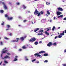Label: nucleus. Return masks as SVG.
I'll return each mask as SVG.
<instances>
[{
	"instance_id": "obj_59",
	"label": "nucleus",
	"mask_w": 66,
	"mask_h": 66,
	"mask_svg": "<svg viewBox=\"0 0 66 66\" xmlns=\"http://www.w3.org/2000/svg\"><path fill=\"white\" fill-rule=\"evenodd\" d=\"M56 18L55 17H54V20H55V19Z\"/></svg>"
},
{
	"instance_id": "obj_11",
	"label": "nucleus",
	"mask_w": 66,
	"mask_h": 66,
	"mask_svg": "<svg viewBox=\"0 0 66 66\" xmlns=\"http://www.w3.org/2000/svg\"><path fill=\"white\" fill-rule=\"evenodd\" d=\"M7 20H12L13 19V17H11L10 18L8 17L7 19Z\"/></svg>"
},
{
	"instance_id": "obj_43",
	"label": "nucleus",
	"mask_w": 66,
	"mask_h": 66,
	"mask_svg": "<svg viewBox=\"0 0 66 66\" xmlns=\"http://www.w3.org/2000/svg\"><path fill=\"white\" fill-rule=\"evenodd\" d=\"M19 51H22V49H19Z\"/></svg>"
},
{
	"instance_id": "obj_1",
	"label": "nucleus",
	"mask_w": 66,
	"mask_h": 66,
	"mask_svg": "<svg viewBox=\"0 0 66 66\" xmlns=\"http://www.w3.org/2000/svg\"><path fill=\"white\" fill-rule=\"evenodd\" d=\"M34 14L35 15H38L37 16L38 17H39V16L40 15V12H38V11H37V10L36 9L35 10Z\"/></svg>"
},
{
	"instance_id": "obj_32",
	"label": "nucleus",
	"mask_w": 66,
	"mask_h": 66,
	"mask_svg": "<svg viewBox=\"0 0 66 66\" xmlns=\"http://www.w3.org/2000/svg\"><path fill=\"white\" fill-rule=\"evenodd\" d=\"M3 23H2L1 24L2 26H3V25H4V22L3 21L2 22Z\"/></svg>"
},
{
	"instance_id": "obj_21",
	"label": "nucleus",
	"mask_w": 66,
	"mask_h": 66,
	"mask_svg": "<svg viewBox=\"0 0 66 66\" xmlns=\"http://www.w3.org/2000/svg\"><path fill=\"white\" fill-rule=\"evenodd\" d=\"M0 12L1 13H3L4 12V11L3 10H0Z\"/></svg>"
},
{
	"instance_id": "obj_7",
	"label": "nucleus",
	"mask_w": 66,
	"mask_h": 66,
	"mask_svg": "<svg viewBox=\"0 0 66 66\" xmlns=\"http://www.w3.org/2000/svg\"><path fill=\"white\" fill-rule=\"evenodd\" d=\"M6 49V48L5 47L2 50V51L1 52L2 53H5L6 52H7V50H5V49Z\"/></svg>"
},
{
	"instance_id": "obj_56",
	"label": "nucleus",
	"mask_w": 66,
	"mask_h": 66,
	"mask_svg": "<svg viewBox=\"0 0 66 66\" xmlns=\"http://www.w3.org/2000/svg\"><path fill=\"white\" fill-rule=\"evenodd\" d=\"M26 61H28V60H29V59H28L26 58Z\"/></svg>"
},
{
	"instance_id": "obj_2",
	"label": "nucleus",
	"mask_w": 66,
	"mask_h": 66,
	"mask_svg": "<svg viewBox=\"0 0 66 66\" xmlns=\"http://www.w3.org/2000/svg\"><path fill=\"white\" fill-rule=\"evenodd\" d=\"M1 3H2L3 5H4L3 7L5 9V10H6L7 9V6H6V5L5 4V3L3 2H2L1 1L0 2V4H1Z\"/></svg>"
},
{
	"instance_id": "obj_20",
	"label": "nucleus",
	"mask_w": 66,
	"mask_h": 66,
	"mask_svg": "<svg viewBox=\"0 0 66 66\" xmlns=\"http://www.w3.org/2000/svg\"><path fill=\"white\" fill-rule=\"evenodd\" d=\"M40 15H43L44 14V12L42 11H40Z\"/></svg>"
},
{
	"instance_id": "obj_39",
	"label": "nucleus",
	"mask_w": 66,
	"mask_h": 66,
	"mask_svg": "<svg viewBox=\"0 0 66 66\" xmlns=\"http://www.w3.org/2000/svg\"><path fill=\"white\" fill-rule=\"evenodd\" d=\"M36 61V59H34V60H32V62H34V61Z\"/></svg>"
},
{
	"instance_id": "obj_51",
	"label": "nucleus",
	"mask_w": 66,
	"mask_h": 66,
	"mask_svg": "<svg viewBox=\"0 0 66 66\" xmlns=\"http://www.w3.org/2000/svg\"><path fill=\"white\" fill-rule=\"evenodd\" d=\"M10 30V29L9 28V29H6V31H7V30Z\"/></svg>"
},
{
	"instance_id": "obj_45",
	"label": "nucleus",
	"mask_w": 66,
	"mask_h": 66,
	"mask_svg": "<svg viewBox=\"0 0 66 66\" xmlns=\"http://www.w3.org/2000/svg\"><path fill=\"white\" fill-rule=\"evenodd\" d=\"M1 45H3V43H2V42H1Z\"/></svg>"
},
{
	"instance_id": "obj_25",
	"label": "nucleus",
	"mask_w": 66,
	"mask_h": 66,
	"mask_svg": "<svg viewBox=\"0 0 66 66\" xmlns=\"http://www.w3.org/2000/svg\"><path fill=\"white\" fill-rule=\"evenodd\" d=\"M55 29V26H53L52 29V31H54V30Z\"/></svg>"
},
{
	"instance_id": "obj_31",
	"label": "nucleus",
	"mask_w": 66,
	"mask_h": 66,
	"mask_svg": "<svg viewBox=\"0 0 66 66\" xmlns=\"http://www.w3.org/2000/svg\"><path fill=\"white\" fill-rule=\"evenodd\" d=\"M47 14H48V15H50V12L48 11H47Z\"/></svg>"
},
{
	"instance_id": "obj_9",
	"label": "nucleus",
	"mask_w": 66,
	"mask_h": 66,
	"mask_svg": "<svg viewBox=\"0 0 66 66\" xmlns=\"http://www.w3.org/2000/svg\"><path fill=\"white\" fill-rule=\"evenodd\" d=\"M16 39L17 40H12L11 41V42H12V43H13V42H18V40H19V39L18 38H16Z\"/></svg>"
},
{
	"instance_id": "obj_58",
	"label": "nucleus",
	"mask_w": 66,
	"mask_h": 66,
	"mask_svg": "<svg viewBox=\"0 0 66 66\" xmlns=\"http://www.w3.org/2000/svg\"><path fill=\"white\" fill-rule=\"evenodd\" d=\"M2 61H1V62L0 63V65H1V64H2Z\"/></svg>"
},
{
	"instance_id": "obj_13",
	"label": "nucleus",
	"mask_w": 66,
	"mask_h": 66,
	"mask_svg": "<svg viewBox=\"0 0 66 66\" xmlns=\"http://www.w3.org/2000/svg\"><path fill=\"white\" fill-rule=\"evenodd\" d=\"M20 39L22 41H23L24 39V38L22 37H21Z\"/></svg>"
},
{
	"instance_id": "obj_16",
	"label": "nucleus",
	"mask_w": 66,
	"mask_h": 66,
	"mask_svg": "<svg viewBox=\"0 0 66 66\" xmlns=\"http://www.w3.org/2000/svg\"><path fill=\"white\" fill-rule=\"evenodd\" d=\"M38 30H39V28H37V29L35 30L34 31L35 32H36V31H37Z\"/></svg>"
},
{
	"instance_id": "obj_30",
	"label": "nucleus",
	"mask_w": 66,
	"mask_h": 66,
	"mask_svg": "<svg viewBox=\"0 0 66 66\" xmlns=\"http://www.w3.org/2000/svg\"><path fill=\"white\" fill-rule=\"evenodd\" d=\"M46 30H46V32H47V31H49L50 30V29H48V28H46Z\"/></svg>"
},
{
	"instance_id": "obj_55",
	"label": "nucleus",
	"mask_w": 66,
	"mask_h": 66,
	"mask_svg": "<svg viewBox=\"0 0 66 66\" xmlns=\"http://www.w3.org/2000/svg\"><path fill=\"white\" fill-rule=\"evenodd\" d=\"M63 20H66V18H65L63 19Z\"/></svg>"
},
{
	"instance_id": "obj_18",
	"label": "nucleus",
	"mask_w": 66,
	"mask_h": 66,
	"mask_svg": "<svg viewBox=\"0 0 66 66\" xmlns=\"http://www.w3.org/2000/svg\"><path fill=\"white\" fill-rule=\"evenodd\" d=\"M46 4L48 5L49 4H50V3H48V2H46Z\"/></svg>"
},
{
	"instance_id": "obj_54",
	"label": "nucleus",
	"mask_w": 66,
	"mask_h": 66,
	"mask_svg": "<svg viewBox=\"0 0 66 66\" xmlns=\"http://www.w3.org/2000/svg\"><path fill=\"white\" fill-rule=\"evenodd\" d=\"M64 52L65 53L66 52V49L64 50Z\"/></svg>"
},
{
	"instance_id": "obj_52",
	"label": "nucleus",
	"mask_w": 66,
	"mask_h": 66,
	"mask_svg": "<svg viewBox=\"0 0 66 66\" xmlns=\"http://www.w3.org/2000/svg\"><path fill=\"white\" fill-rule=\"evenodd\" d=\"M64 31V33H66V30H65Z\"/></svg>"
},
{
	"instance_id": "obj_14",
	"label": "nucleus",
	"mask_w": 66,
	"mask_h": 66,
	"mask_svg": "<svg viewBox=\"0 0 66 66\" xmlns=\"http://www.w3.org/2000/svg\"><path fill=\"white\" fill-rule=\"evenodd\" d=\"M63 17V15H60L58 16H57V18H59L60 17H61V18H62V17Z\"/></svg>"
},
{
	"instance_id": "obj_49",
	"label": "nucleus",
	"mask_w": 66,
	"mask_h": 66,
	"mask_svg": "<svg viewBox=\"0 0 66 66\" xmlns=\"http://www.w3.org/2000/svg\"><path fill=\"white\" fill-rule=\"evenodd\" d=\"M42 41H40L39 42V44H42Z\"/></svg>"
},
{
	"instance_id": "obj_40",
	"label": "nucleus",
	"mask_w": 66,
	"mask_h": 66,
	"mask_svg": "<svg viewBox=\"0 0 66 66\" xmlns=\"http://www.w3.org/2000/svg\"><path fill=\"white\" fill-rule=\"evenodd\" d=\"M6 53L7 54V55H11V54L9 53Z\"/></svg>"
},
{
	"instance_id": "obj_47",
	"label": "nucleus",
	"mask_w": 66,
	"mask_h": 66,
	"mask_svg": "<svg viewBox=\"0 0 66 66\" xmlns=\"http://www.w3.org/2000/svg\"><path fill=\"white\" fill-rule=\"evenodd\" d=\"M58 37L57 36H56L55 37V39H56V38H57Z\"/></svg>"
},
{
	"instance_id": "obj_27",
	"label": "nucleus",
	"mask_w": 66,
	"mask_h": 66,
	"mask_svg": "<svg viewBox=\"0 0 66 66\" xmlns=\"http://www.w3.org/2000/svg\"><path fill=\"white\" fill-rule=\"evenodd\" d=\"M7 28H9V29L10 28V25H7Z\"/></svg>"
},
{
	"instance_id": "obj_12",
	"label": "nucleus",
	"mask_w": 66,
	"mask_h": 66,
	"mask_svg": "<svg viewBox=\"0 0 66 66\" xmlns=\"http://www.w3.org/2000/svg\"><path fill=\"white\" fill-rule=\"evenodd\" d=\"M45 51H41L39 52V54H41L42 53H45Z\"/></svg>"
},
{
	"instance_id": "obj_64",
	"label": "nucleus",
	"mask_w": 66,
	"mask_h": 66,
	"mask_svg": "<svg viewBox=\"0 0 66 66\" xmlns=\"http://www.w3.org/2000/svg\"><path fill=\"white\" fill-rule=\"evenodd\" d=\"M58 29H60V27H58Z\"/></svg>"
},
{
	"instance_id": "obj_17",
	"label": "nucleus",
	"mask_w": 66,
	"mask_h": 66,
	"mask_svg": "<svg viewBox=\"0 0 66 66\" xmlns=\"http://www.w3.org/2000/svg\"><path fill=\"white\" fill-rule=\"evenodd\" d=\"M35 44L36 45H38V42H35Z\"/></svg>"
},
{
	"instance_id": "obj_48",
	"label": "nucleus",
	"mask_w": 66,
	"mask_h": 66,
	"mask_svg": "<svg viewBox=\"0 0 66 66\" xmlns=\"http://www.w3.org/2000/svg\"><path fill=\"white\" fill-rule=\"evenodd\" d=\"M20 19H21V17L20 16H19L18 17Z\"/></svg>"
},
{
	"instance_id": "obj_35",
	"label": "nucleus",
	"mask_w": 66,
	"mask_h": 66,
	"mask_svg": "<svg viewBox=\"0 0 66 66\" xmlns=\"http://www.w3.org/2000/svg\"><path fill=\"white\" fill-rule=\"evenodd\" d=\"M41 56V55H39V53L38 54V56H37V57H38V56L39 57H40Z\"/></svg>"
},
{
	"instance_id": "obj_10",
	"label": "nucleus",
	"mask_w": 66,
	"mask_h": 66,
	"mask_svg": "<svg viewBox=\"0 0 66 66\" xmlns=\"http://www.w3.org/2000/svg\"><path fill=\"white\" fill-rule=\"evenodd\" d=\"M57 10H58V11H63V9L60 7L58 8H57Z\"/></svg>"
},
{
	"instance_id": "obj_19",
	"label": "nucleus",
	"mask_w": 66,
	"mask_h": 66,
	"mask_svg": "<svg viewBox=\"0 0 66 66\" xmlns=\"http://www.w3.org/2000/svg\"><path fill=\"white\" fill-rule=\"evenodd\" d=\"M48 54H47L45 53V54H44V56H48Z\"/></svg>"
},
{
	"instance_id": "obj_37",
	"label": "nucleus",
	"mask_w": 66,
	"mask_h": 66,
	"mask_svg": "<svg viewBox=\"0 0 66 66\" xmlns=\"http://www.w3.org/2000/svg\"><path fill=\"white\" fill-rule=\"evenodd\" d=\"M27 21V20H24L23 21V22H26Z\"/></svg>"
},
{
	"instance_id": "obj_23",
	"label": "nucleus",
	"mask_w": 66,
	"mask_h": 66,
	"mask_svg": "<svg viewBox=\"0 0 66 66\" xmlns=\"http://www.w3.org/2000/svg\"><path fill=\"white\" fill-rule=\"evenodd\" d=\"M23 9H26V7L24 5H23Z\"/></svg>"
},
{
	"instance_id": "obj_24",
	"label": "nucleus",
	"mask_w": 66,
	"mask_h": 66,
	"mask_svg": "<svg viewBox=\"0 0 66 66\" xmlns=\"http://www.w3.org/2000/svg\"><path fill=\"white\" fill-rule=\"evenodd\" d=\"M22 49H26V47H25V46L24 45L22 47Z\"/></svg>"
},
{
	"instance_id": "obj_57",
	"label": "nucleus",
	"mask_w": 66,
	"mask_h": 66,
	"mask_svg": "<svg viewBox=\"0 0 66 66\" xmlns=\"http://www.w3.org/2000/svg\"><path fill=\"white\" fill-rule=\"evenodd\" d=\"M37 63H39V61H37Z\"/></svg>"
},
{
	"instance_id": "obj_22",
	"label": "nucleus",
	"mask_w": 66,
	"mask_h": 66,
	"mask_svg": "<svg viewBox=\"0 0 66 66\" xmlns=\"http://www.w3.org/2000/svg\"><path fill=\"white\" fill-rule=\"evenodd\" d=\"M40 32H41V33H42L43 32H44V30H40L39 31V32L40 33Z\"/></svg>"
},
{
	"instance_id": "obj_50",
	"label": "nucleus",
	"mask_w": 66,
	"mask_h": 66,
	"mask_svg": "<svg viewBox=\"0 0 66 66\" xmlns=\"http://www.w3.org/2000/svg\"><path fill=\"white\" fill-rule=\"evenodd\" d=\"M9 35H10V36H12V33H10L9 34Z\"/></svg>"
},
{
	"instance_id": "obj_34",
	"label": "nucleus",
	"mask_w": 66,
	"mask_h": 66,
	"mask_svg": "<svg viewBox=\"0 0 66 66\" xmlns=\"http://www.w3.org/2000/svg\"><path fill=\"white\" fill-rule=\"evenodd\" d=\"M38 35H43V33H41V34L38 33Z\"/></svg>"
},
{
	"instance_id": "obj_41",
	"label": "nucleus",
	"mask_w": 66,
	"mask_h": 66,
	"mask_svg": "<svg viewBox=\"0 0 66 66\" xmlns=\"http://www.w3.org/2000/svg\"><path fill=\"white\" fill-rule=\"evenodd\" d=\"M5 17H8V15H7V14H5Z\"/></svg>"
},
{
	"instance_id": "obj_38",
	"label": "nucleus",
	"mask_w": 66,
	"mask_h": 66,
	"mask_svg": "<svg viewBox=\"0 0 66 66\" xmlns=\"http://www.w3.org/2000/svg\"><path fill=\"white\" fill-rule=\"evenodd\" d=\"M36 61V59H34V60H32V62H34V61Z\"/></svg>"
},
{
	"instance_id": "obj_28",
	"label": "nucleus",
	"mask_w": 66,
	"mask_h": 66,
	"mask_svg": "<svg viewBox=\"0 0 66 66\" xmlns=\"http://www.w3.org/2000/svg\"><path fill=\"white\" fill-rule=\"evenodd\" d=\"M4 63H5V64H7V63H8V62H7V61H5V60L4 61Z\"/></svg>"
},
{
	"instance_id": "obj_63",
	"label": "nucleus",
	"mask_w": 66,
	"mask_h": 66,
	"mask_svg": "<svg viewBox=\"0 0 66 66\" xmlns=\"http://www.w3.org/2000/svg\"><path fill=\"white\" fill-rule=\"evenodd\" d=\"M18 26H19V27H20V26H21V25H19Z\"/></svg>"
},
{
	"instance_id": "obj_6",
	"label": "nucleus",
	"mask_w": 66,
	"mask_h": 66,
	"mask_svg": "<svg viewBox=\"0 0 66 66\" xmlns=\"http://www.w3.org/2000/svg\"><path fill=\"white\" fill-rule=\"evenodd\" d=\"M65 32L64 31H63V33H60V35H59L58 37L59 38H61L62 37V36L64 35H65Z\"/></svg>"
},
{
	"instance_id": "obj_60",
	"label": "nucleus",
	"mask_w": 66,
	"mask_h": 66,
	"mask_svg": "<svg viewBox=\"0 0 66 66\" xmlns=\"http://www.w3.org/2000/svg\"><path fill=\"white\" fill-rule=\"evenodd\" d=\"M35 1H37V0H34Z\"/></svg>"
},
{
	"instance_id": "obj_26",
	"label": "nucleus",
	"mask_w": 66,
	"mask_h": 66,
	"mask_svg": "<svg viewBox=\"0 0 66 66\" xmlns=\"http://www.w3.org/2000/svg\"><path fill=\"white\" fill-rule=\"evenodd\" d=\"M39 53H36L34 54L35 56H38V54Z\"/></svg>"
},
{
	"instance_id": "obj_62",
	"label": "nucleus",
	"mask_w": 66,
	"mask_h": 66,
	"mask_svg": "<svg viewBox=\"0 0 66 66\" xmlns=\"http://www.w3.org/2000/svg\"><path fill=\"white\" fill-rule=\"evenodd\" d=\"M9 4H11V3L10 2V3H9Z\"/></svg>"
},
{
	"instance_id": "obj_29",
	"label": "nucleus",
	"mask_w": 66,
	"mask_h": 66,
	"mask_svg": "<svg viewBox=\"0 0 66 66\" xmlns=\"http://www.w3.org/2000/svg\"><path fill=\"white\" fill-rule=\"evenodd\" d=\"M17 61V59L16 58H15L13 60V61L14 62L15 61Z\"/></svg>"
},
{
	"instance_id": "obj_8",
	"label": "nucleus",
	"mask_w": 66,
	"mask_h": 66,
	"mask_svg": "<svg viewBox=\"0 0 66 66\" xmlns=\"http://www.w3.org/2000/svg\"><path fill=\"white\" fill-rule=\"evenodd\" d=\"M56 14L57 16H59V15H60L62 14V12L60 11H57L56 12Z\"/></svg>"
},
{
	"instance_id": "obj_33",
	"label": "nucleus",
	"mask_w": 66,
	"mask_h": 66,
	"mask_svg": "<svg viewBox=\"0 0 66 66\" xmlns=\"http://www.w3.org/2000/svg\"><path fill=\"white\" fill-rule=\"evenodd\" d=\"M16 4L17 5H19L20 4V3L19 2L16 3Z\"/></svg>"
},
{
	"instance_id": "obj_42",
	"label": "nucleus",
	"mask_w": 66,
	"mask_h": 66,
	"mask_svg": "<svg viewBox=\"0 0 66 66\" xmlns=\"http://www.w3.org/2000/svg\"><path fill=\"white\" fill-rule=\"evenodd\" d=\"M23 37L24 38H26V37H27V36L26 35H25Z\"/></svg>"
},
{
	"instance_id": "obj_46",
	"label": "nucleus",
	"mask_w": 66,
	"mask_h": 66,
	"mask_svg": "<svg viewBox=\"0 0 66 66\" xmlns=\"http://www.w3.org/2000/svg\"><path fill=\"white\" fill-rule=\"evenodd\" d=\"M62 65L64 66H66V64H63Z\"/></svg>"
},
{
	"instance_id": "obj_5",
	"label": "nucleus",
	"mask_w": 66,
	"mask_h": 66,
	"mask_svg": "<svg viewBox=\"0 0 66 66\" xmlns=\"http://www.w3.org/2000/svg\"><path fill=\"white\" fill-rule=\"evenodd\" d=\"M36 40V39L35 37H33V38H31V39L29 40L30 42H35V40Z\"/></svg>"
},
{
	"instance_id": "obj_4",
	"label": "nucleus",
	"mask_w": 66,
	"mask_h": 66,
	"mask_svg": "<svg viewBox=\"0 0 66 66\" xmlns=\"http://www.w3.org/2000/svg\"><path fill=\"white\" fill-rule=\"evenodd\" d=\"M3 54V53H2L1 54V57L2 58V59H3V60L4 59H10V57L7 55H6L4 57V58L2 57Z\"/></svg>"
},
{
	"instance_id": "obj_3",
	"label": "nucleus",
	"mask_w": 66,
	"mask_h": 66,
	"mask_svg": "<svg viewBox=\"0 0 66 66\" xmlns=\"http://www.w3.org/2000/svg\"><path fill=\"white\" fill-rule=\"evenodd\" d=\"M51 45H53V46H56V44L55 43L53 44H52V43L51 42H50L48 43V44L47 45V46L48 47H51Z\"/></svg>"
},
{
	"instance_id": "obj_53",
	"label": "nucleus",
	"mask_w": 66,
	"mask_h": 66,
	"mask_svg": "<svg viewBox=\"0 0 66 66\" xmlns=\"http://www.w3.org/2000/svg\"><path fill=\"white\" fill-rule=\"evenodd\" d=\"M15 57V58H17V57H18V56H16Z\"/></svg>"
},
{
	"instance_id": "obj_44",
	"label": "nucleus",
	"mask_w": 66,
	"mask_h": 66,
	"mask_svg": "<svg viewBox=\"0 0 66 66\" xmlns=\"http://www.w3.org/2000/svg\"><path fill=\"white\" fill-rule=\"evenodd\" d=\"M5 39H9V38H7L6 37H5Z\"/></svg>"
},
{
	"instance_id": "obj_61",
	"label": "nucleus",
	"mask_w": 66,
	"mask_h": 66,
	"mask_svg": "<svg viewBox=\"0 0 66 66\" xmlns=\"http://www.w3.org/2000/svg\"><path fill=\"white\" fill-rule=\"evenodd\" d=\"M3 66H5V64H3Z\"/></svg>"
},
{
	"instance_id": "obj_15",
	"label": "nucleus",
	"mask_w": 66,
	"mask_h": 66,
	"mask_svg": "<svg viewBox=\"0 0 66 66\" xmlns=\"http://www.w3.org/2000/svg\"><path fill=\"white\" fill-rule=\"evenodd\" d=\"M45 34H46L47 35H49L50 34L47 32V31H45Z\"/></svg>"
},
{
	"instance_id": "obj_36",
	"label": "nucleus",
	"mask_w": 66,
	"mask_h": 66,
	"mask_svg": "<svg viewBox=\"0 0 66 66\" xmlns=\"http://www.w3.org/2000/svg\"><path fill=\"white\" fill-rule=\"evenodd\" d=\"M48 62V60H46L44 61V63H47Z\"/></svg>"
}]
</instances>
